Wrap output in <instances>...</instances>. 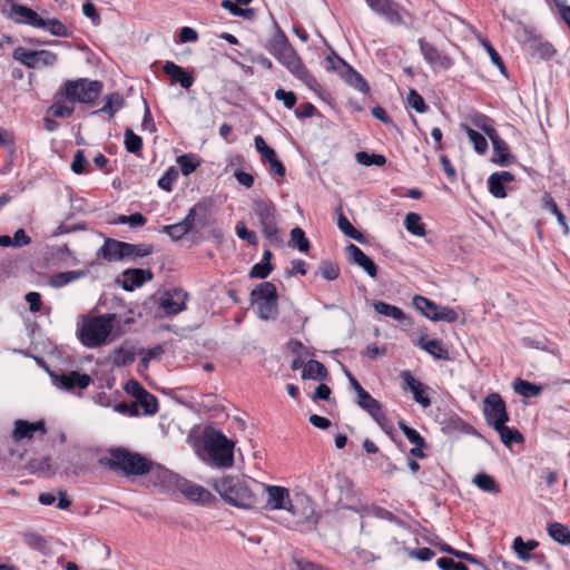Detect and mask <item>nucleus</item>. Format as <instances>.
<instances>
[{
	"label": "nucleus",
	"instance_id": "nucleus-1",
	"mask_svg": "<svg viewBox=\"0 0 570 570\" xmlns=\"http://www.w3.org/2000/svg\"><path fill=\"white\" fill-rule=\"evenodd\" d=\"M222 499L240 509H256L261 502L257 488L252 489L245 480L238 476L225 475L212 482Z\"/></svg>",
	"mask_w": 570,
	"mask_h": 570
},
{
	"label": "nucleus",
	"instance_id": "nucleus-2",
	"mask_svg": "<svg viewBox=\"0 0 570 570\" xmlns=\"http://www.w3.org/2000/svg\"><path fill=\"white\" fill-rule=\"evenodd\" d=\"M100 462L109 470L125 476L145 475L148 471V458L121 446L110 449L108 456L102 458Z\"/></svg>",
	"mask_w": 570,
	"mask_h": 570
},
{
	"label": "nucleus",
	"instance_id": "nucleus-3",
	"mask_svg": "<svg viewBox=\"0 0 570 570\" xmlns=\"http://www.w3.org/2000/svg\"><path fill=\"white\" fill-rule=\"evenodd\" d=\"M102 91V83L98 80L78 78L65 80L56 92V98L62 97L69 102L94 105Z\"/></svg>",
	"mask_w": 570,
	"mask_h": 570
},
{
	"label": "nucleus",
	"instance_id": "nucleus-4",
	"mask_svg": "<svg viewBox=\"0 0 570 570\" xmlns=\"http://www.w3.org/2000/svg\"><path fill=\"white\" fill-rule=\"evenodd\" d=\"M204 449L215 466H233L234 442L227 439L220 431L209 430L205 432Z\"/></svg>",
	"mask_w": 570,
	"mask_h": 570
},
{
	"label": "nucleus",
	"instance_id": "nucleus-5",
	"mask_svg": "<svg viewBox=\"0 0 570 570\" xmlns=\"http://www.w3.org/2000/svg\"><path fill=\"white\" fill-rule=\"evenodd\" d=\"M115 315L105 314L83 322L78 331L80 342L87 347L102 345L112 330Z\"/></svg>",
	"mask_w": 570,
	"mask_h": 570
},
{
	"label": "nucleus",
	"instance_id": "nucleus-6",
	"mask_svg": "<svg viewBox=\"0 0 570 570\" xmlns=\"http://www.w3.org/2000/svg\"><path fill=\"white\" fill-rule=\"evenodd\" d=\"M277 289L271 282L259 283L250 292V303L256 308L257 316L267 321L274 318L278 313Z\"/></svg>",
	"mask_w": 570,
	"mask_h": 570
},
{
	"label": "nucleus",
	"instance_id": "nucleus-7",
	"mask_svg": "<svg viewBox=\"0 0 570 570\" xmlns=\"http://www.w3.org/2000/svg\"><path fill=\"white\" fill-rule=\"evenodd\" d=\"M258 498L265 497L262 509L266 511L283 510L296 515V509L291 499L289 490L281 485L256 483Z\"/></svg>",
	"mask_w": 570,
	"mask_h": 570
},
{
	"label": "nucleus",
	"instance_id": "nucleus-8",
	"mask_svg": "<svg viewBox=\"0 0 570 570\" xmlns=\"http://www.w3.org/2000/svg\"><path fill=\"white\" fill-rule=\"evenodd\" d=\"M286 69L299 79L307 88L318 91L321 86L316 78L306 69L295 49L291 46L275 57Z\"/></svg>",
	"mask_w": 570,
	"mask_h": 570
},
{
	"label": "nucleus",
	"instance_id": "nucleus-9",
	"mask_svg": "<svg viewBox=\"0 0 570 570\" xmlns=\"http://www.w3.org/2000/svg\"><path fill=\"white\" fill-rule=\"evenodd\" d=\"M326 69L337 72L347 85L362 94L368 92L370 86L365 78L335 52L326 57Z\"/></svg>",
	"mask_w": 570,
	"mask_h": 570
},
{
	"label": "nucleus",
	"instance_id": "nucleus-10",
	"mask_svg": "<svg viewBox=\"0 0 570 570\" xmlns=\"http://www.w3.org/2000/svg\"><path fill=\"white\" fill-rule=\"evenodd\" d=\"M12 57L14 60L30 69L38 67H51L58 60L57 55L49 50L32 51L22 47L16 48Z\"/></svg>",
	"mask_w": 570,
	"mask_h": 570
},
{
	"label": "nucleus",
	"instance_id": "nucleus-11",
	"mask_svg": "<svg viewBox=\"0 0 570 570\" xmlns=\"http://www.w3.org/2000/svg\"><path fill=\"white\" fill-rule=\"evenodd\" d=\"M124 390L136 400L137 407L140 406L144 414L153 415L158 411L157 397L149 393L138 381L134 379L127 381Z\"/></svg>",
	"mask_w": 570,
	"mask_h": 570
},
{
	"label": "nucleus",
	"instance_id": "nucleus-12",
	"mask_svg": "<svg viewBox=\"0 0 570 570\" xmlns=\"http://www.w3.org/2000/svg\"><path fill=\"white\" fill-rule=\"evenodd\" d=\"M484 416L487 423L494 428L509 421L505 402L498 393H491L484 399Z\"/></svg>",
	"mask_w": 570,
	"mask_h": 570
},
{
	"label": "nucleus",
	"instance_id": "nucleus-13",
	"mask_svg": "<svg viewBox=\"0 0 570 570\" xmlns=\"http://www.w3.org/2000/svg\"><path fill=\"white\" fill-rule=\"evenodd\" d=\"M52 383L62 390L73 391L75 389L85 390L92 382L91 377L86 373L70 371L67 373L50 372Z\"/></svg>",
	"mask_w": 570,
	"mask_h": 570
},
{
	"label": "nucleus",
	"instance_id": "nucleus-14",
	"mask_svg": "<svg viewBox=\"0 0 570 570\" xmlns=\"http://www.w3.org/2000/svg\"><path fill=\"white\" fill-rule=\"evenodd\" d=\"M2 14L18 24H28L35 28L42 27L43 18H41L35 10L18 3H12V6L7 10L2 9Z\"/></svg>",
	"mask_w": 570,
	"mask_h": 570
},
{
	"label": "nucleus",
	"instance_id": "nucleus-15",
	"mask_svg": "<svg viewBox=\"0 0 570 570\" xmlns=\"http://www.w3.org/2000/svg\"><path fill=\"white\" fill-rule=\"evenodd\" d=\"M188 294L181 288L166 291L159 299V307L165 315L171 316L183 312L186 308Z\"/></svg>",
	"mask_w": 570,
	"mask_h": 570
},
{
	"label": "nucleus",
	"instance_id": "nucleus-16",
	"mask_svg": "<svg viewBox=\"0 0 570 570\" xmlns=\"http://www.w3.org/2000/svg\"><path fill=\"white\" fill-rule=\"evenodd\" d=\"M36 432H40L41 435L47 434V429L43 420L37 422H28L26 420H16L14 428L11 438L14 442L22 440H31Z\"/></svg>",
	"mask_w": 570,
	"mask_h": 570
},
{
	"label": "nucleus",
	"instance_id": "nucleus-17",
	"mask_svg": "<svg viewBox=\"0 0 570 570\" xmlns=\"http://www.w3.org/2000/svg\"><path fill=\"white\" fill-rule=\"evenodd\" d=\"M153 272L149 269L128 268L121 274V287L127 292H132L147 281L153 279Z\"/></svg>",
	"mask_w": 570,
	"mask_h": 570
},
{
	"label": "nucleus",
	"instance_id": "nucleus-18",
	"mask_svg": "<svg viewBox=\"0 0 570 570\" xmlns=\"http://www.w3.org/2000/svg\"><path fill=\"white\" fill-rule=\"evenodd\" d=\"M346 250L348 253L351 263L362 267L370 277L376 278L377 266L371 257H368L360 247L354 244H350L346 247Z\"/></svg>",
	"mask_w": 570,
	"mask_h": 570
},
{
	"label": "nucleus",
	"instance_id": "nucleus-19",
	"mask_svg": "<svg viewBox=\"0 0 570 570\" xmlns=\"http://www.w3.org/2000/svg\"><path fill=\"white\" fill-rule=\"evenodd\" d=\"M490 140L493 146V163L500 166H510L515 161V157L510 153L509 145L499 137L498 132L494 136L490 135Z\"/></svg>",
	"mask_w": 570,
	"mask_h": 570
},
{
	"label": "nucleus",
	"instance_id": "nucleus-20",
	"mask_svg": "<svg viewBox=\"0 0 570 570\" xmlns=\"http://www.w3.org/2000/svg\"><path fill=\"white\" fill-rule=\"evenodd\" d=\"M163 70L170 77L171 82L179 83L185 89H189L194 85V76L174 61H166Z\"/></svg>",
	"mask_w": 570,
	"mask_h": 570
},
{
	"label": "nucleus",
	"instance_id": "nucleus-21",
	"mask_svg": "<svg viewBox=\"0 0 570 570\" xmlns=\"http://www.w3.org/2000/svg\"><path fill=\"white\" fill-rule=\"evenodd\" d=\"M148 471L145 475L148 476V482L154 487H165L173 483L175 475L165 466L155 463L148 459Z\"/></svg>",
	"mask_w": 570,
	"mask_h": 570
},
{
	"label": "nucleus",
	"instance_id": "nucleus-22",
	"mask_svg": "<svg viewBox=\"0 0 570 570\" xmlns=\"http://www.w3.org/2000/svg\"><path fill=\"white\" fill-rule=\"evenodd\" d=\"M420 51L425 61L433 67H441L448 69L451 65L450 59L440 53V51L430 42L424 39L419 40Z\"/></svg>",
	"mask_w": 570,
	"mask_h": 570
},
{
	"label": "nucleus",
	"instance_id": "nucleus-23",
	"mask_svg": "<svg viewBox=\"0 0 570 570\" xmlns=\"http://www.w3.org/2000/svg\"><path fill=\"white\" fill-rule=\"evenodd\" d=\"M97 256L107 262L124 261V242L107 238L104 245L98 249Z\"/></svg>",
	"mask_w": 570,
	"mask_h": 570
},
{
	"label": "nucleus",
	"instance_id": "nucleus-24",
	"mask_svg": "<svg viewBox=\"0 0 570 570\" xmlns=\"http://www.w3.org/2000/svg\"><path fill=\"white\" fill-rule=\"evenodd\" d=\"M348 382L352 389L357 394V405L364 411H370L374 405L379 403L367 391L363 389L360 382L350 373H346Z\"/></svg>",
	"mask_w": 570,
	"mask_h": 570
},
{
	"label": "nucleus",
	"instance_id": "nucleus-25",
	"mask_svg": "<svg viewBox=\"0 0 570 570\" xmlns=\"http://www.w3.org/2000/svg\"><path fill=\"white\" fill-rule=\"evenodd\" d=\"M417 346H420L436 360H450L449 350L445 347L441 340H425L424 337H421L417 342Z\"/></svg>",
	"mask_w": 570,
	"mask_h": 570
},
{
	"label": "nucleus",
	"instance_id": "nucleus-26",
	"mask_svg": "<svg viewBox=\"0 0 570 570\" xmlns=\"http://www.w3.org/2000/svg\"><path fill=\"white\" fill-rule=\"evenodd\" d=\"M402 377L407 387L411 390L414 401L421 404L423 407L430 406L431 400L424 394L423 384L417 381L410 372H404Z\"/></svg>",
	"mask_w": 570,
	"mask_h": 570
},
{
	"label": "nucleus",
	"instance_id": "nucleus-27",
	"mask_svg": "<svg viewBox=\"0 0 570 570\" xmlns=\"http://www.w3.org/2000/svg\"><path fill=\"white\" fill-rule=\"evenodd\" d=\"M180 491L186 498L195 502L206 503L212 499V493L207 489L191 482H183Z\"/></svg>",
	"mask_w": 570,
	"mask_h": 570
},
{
	"label": "nucleus",
	"instance_id": "nucleus-28",
	"mask_svg": "<svg viewBox=\"0 0 570 570\" xmlns=\"http://www.w3.org/2000/svg\"><path fill=\"white\" fill-rule=\"evenodd\" d=\"M253 210L258 217L259 223L277 218V208L272 200L255 199L253 202Z\"/></svg>",
	"mask_w": 570,
	"mask_h": 570
},
{
	"label": "nucleus",
	"instance_id": "nucleus-29",
	"mask_svg": "<svg viewBox=\"0 0 570 570\" xmlns=\"http://www.w3.org/2000/svg\"><path fill=\"white\" fill-rule=\"evenodd\" d=\"M87 274V269L60 272L50 277L49 284L52 287L60 288L73 281L85 277Z\"/></svg>",
	"mask_w": 570,
	"mask_h": 570
},
{
	"label": "nucleus",
	"instance_id": "nucleus-30",
	"mask_svg": "<svg viewBox=\"0 0 570 570\" xmlns=\"http://www.w3.org/2000/svg\"><path fill=\"white\" fill-rule=\"evenodd\" d=\"M151 244H130L124 242V259L136 261L137 258L148 256L153 253Z\"/></svg>",
	"mask_w": 570,
	"mask_h": 570
},
{
	"label": "nucleus",
	"instance_id": "nucleus-31",
	"mask_svg": "<svg viewBox=\"0 0 570 570\" xmlns=\"http://www.w3.org/2000/svg\"><path fill=\"white\" fill-rule=\"evenodd\" d=\"M328 376L326 367L316 360H309L302 373V377L304 380H315V381H323L326 380Z\"/></svg>",
	"mask_w": 570,
	"mask_h": 570
},
{
	"label": "nucleus",
	"instance_id": "nucleus-32",
	"mask_svg": "<svg viewBox=\"0 0 570 570\" xmlns=\"http://www.w3.org/2000/svg\"><path fill=\"white\" fill-rule=\"evenodd\" d=\"M277 223V218H274L261 222L259 224L264 236L269 240V243L279 246L283 244V236Z\"/></svg>",
	"mask_w": 570,
	"mask_h": 570
},
{
	"label": "nucleus",
	"instance_id": "nucleus-33",
	"mask_svg": "<svg viewBox=\"0 0 570 570\" xmlns=\"http://www.w3.org/2000/svg\"><path fill=\"white\" fill-rule=\"evenodd\" d=\"M542 207L546 210H549L554 217H557L558 223L563 229V233L567 235L570 233V227L567 223V217L559 210L557 203L549 194H544Z\"/></svg>",
	"mask_w": 570,
	"mask_h": 570
},
{
	"label": "nucleus",
	"instance_id": "nucleus-34",
	"mask_svg": "<svg viewBox=\"0 0 570 570\" xmlns=\"http://www.w3.org/2000/svg\"><path fill=\"white\" fill-rule=\"evenodd\" d=\"M373 306L375 312L381 315L391 317L399 322H403L406 320L405 313L397 306L391 305L383 301L375 302Z\"/></svg>",
	"mask_w": 570,
	"mask_h": 570
},
{
	"label": "nucleus",
	"instance_id": "nucleus-35",
	"mask_svg": "<svg viewBox=\"0 0 570 570\" xmlns=\"http://www.w3.org/2000/svg\"><path fill=\"white\" fill-rule=\"evenodd\" d=\"M105 100H106V102H105L104 107L100 108L99 110H95L92 112L94 115L104 112V114H107L109 116V118H112L115 116V114L118 111V109H120L124 106V98L118 92H114V94L106 96Z\"/></svg>",
	"mask_w": 570,
	"mask_h": 570
},
{
	"label": "nucleus",
	"instance_id": "nucleus-36",
	"mask_svg": "<svg viewBox=\"0 0 570 570\" xmlns=\"http://www.w3.org/2000/svg\"><path fill=\"white\" fill-rule=\"evenodd\" d=\"M500 435L502 443L505 446H511L513 443H520L523 441V435L517 430L511 429L503 423L493 428Z\"/></svg>",
	"mask_w": 570,
	"mask_h": 570
},
{
	"label": "nucleus",
	"instance_id": "nucleus-37",
	"mask_svg": "<svg viewBox=\"0 0 570 570\" xmlns=\"http://www.w3.org/2000/svg\"><path fill=\"white\" fill-rule=\"evenodd\" d=\"M542 385L531 383L522 379H517L514 382V391L523 397L537 396L542 392Z\"/></svg>",
	"mask_w": 570,
	"mask_h": 570
},
{
	"label": "nucleus",
	"instance_id": "nucleus-38",
	"mask_svg": "<svg viewBox=\"0 0 570 570\" xmlns=\"http://www.w3.org/2000/svg\"><path fill=\"white\" fill-rule=\"evenodd\" d=\"M406 230L415 236H424L426 234L421 216L416 213H407L404 218Z\"/></svg>",
	"mask_w": 570,
	"mask_h": 570
},
{
	"label": "nucleus",
	"instance_id": "nucleus-39",
	"mask_svg": "<svg viewBox=\"0 0 570 570\" xmlns=\"http://www.w3.org/2000/svg\"><path fill=\"white\" fill-rule=\"evenodd\" d=\"M549 535L561 544H570V530L567 525L553 522L548 525Z\"/></svg>",
	"mask_w": 570,
	"mask_h": 570
},
{
	"label": "nucleus",
	"instance_id": "nucleus-40",
	"mask_svg": "<svg viewBox=\"0 0 570 570\" xmlns=\"http://www.w3.org/2000/svg\"><path fill=\"white\" fill-rule=\"evenodd\" d=\"M538 544L539 543L535 540L524 542L521 537H517L513 540V550L518 554L519 559L528 561L530 559V551L534 550Z\"/></svg>",
	"mask_w": 570,
	"mask_h": 570
},
{
	"label": "nucleus",
	"instance_id": "nucleus-41",
	"mask_svg": "<svg viewBox=\"0 0 570 570\" xmlns=\"http://www.w3.org/2000/svg\"><path fill=\"white\" fill-rule=\"evenodd\" d=\"M461 128L466 132L476 153L484 154L488 150V141L483 135L464 124L461 125Z\"/></svg>",
	"mask_w": 570,
	"mask_h": 570
},
{
	"label": "nucleus",
	"instance_id": "nucleus-42",
	"mask_svg": "<svg viewBox=\"0 0 570 570\" xmlns=\"http://www.w3.org/2000/svg\"><path fill=\"white\" fill-rule=\"evenodd\" d=\"M468 119L472 126L484 131L489 138L490 135L494 136V134H497V130L492 126V120L489 117L482 114L474 112L470 115Z\"/></svg>",
	"mask_w": 570,
	"mask_h": 570
},
{
	"label": "nucleus",
	"instance_id": "nucleus-43",
	"mask_svg": "<svg viewBox=\"0 0 570 570\" xmlns=\"http://www.w3.org/2000/svg\"><path fill=\"white\" fill-rule=\"evenodd\" d=\"M180 171L184 176H189L191 173L196 170L199 166L200 161L197 156L193 154H184L177 157L176 159Z\"/></svg>",
	"mask_w": 570,
	"mask_h": 570
},
{
	"label": "nucleus",
	"instance_id": "nucleus-44",
	"mask_svg": "<svg viewBox=\"0 0 570 570\" xmlns=\"http://www.w3.org/2000/svg\"><path fill=\"white\" fill-rule=\"evenodd\" d=\"M473 483L479 488L481 489L482 491L484 492H488V493H499L500 492V488L498 485V483L495 482V480L489 475V474H485V473H479L476 474L474 478H473Z\"/></svg>",
	"mask_w": 570,
	"mask_h": 570
},
{
	"label": "nucleus",
	"instance_id": "nucleus-45",
	"mask_svg": "<svg viewBox=\"0 0 570 570\" xmlns=\"http://www.w3.org/2000/svg\"><path fill=\"white\" fill-rule=\"evenodd\" d=\"M413 306L429 320L431 314L436 313L439 309V305L436 303L421 295H415L413 297Z\"/></svg>",
	"mask_w": 570,
	"mask_h": 570
},
{
	"label": "nucleus",
	"instance_id": "nucleus-46",
	"mask_svg": "<svg viewBox=\"0 0 570 570\" xmlns=\"http://www.w3.org/2000/svg\"><path fill=\"white\" fill-rule=\"evenodd\" d=\"M55 102L48 108L47 114L55 118H68L73 114L75 108L62 102V97H53Z\"/></svg>",
	"mask_w": 570,
	"mask_h": 570
},
{
	"label": "nucleus",
	"instance_id": "nucleus-47",
	"mask_svg": "<svg viewBox=\"0 0 570 570\" xmlns=\"http://www.w3.org/2000/svg\"><path fill=\"white\" fill-rule=\"evenodd\" d=\"M367 413L372 416V419L380 425V428L386 432L390 433L392 430V423L385 415V412L383 410L382 404L379 402L376 405H374Z\"/></svg>",
	"mask_w": 570,
	"mask_h": 570
},
{
	"label": "nucleus",
	"instance_id": "nucleus-48",
	"mask_svg": "<svg viewBox=\"0 0 570 570\" xmlns=\"http://www.w3.org/2000/svg\"><path fill=\"white\" fill-rule=\"evenodd\" d=\"M389 22L393 24H401L403 22L402 16L399 12V7L392 0H389L379 11Z\"/></svg>",
	"mask_w": 570,
	"mask_h": 570
},
{
	"label": "nucleus",
	"instance_id": "nucleus-49",
	"mask_svg": "<svg viewBox=\"0 0 570 570\" xmlns=\"http://www.w3.org/2000/svg\"><path fill=\"white\" fill-rule=\"evenodd\" d=\"M291 43L288 42L285 33L278 29L277 33L269 41L267 49L274 56H278L279 52H283L285 49L289 48Z\"/></svg>",
	"mask_w": 570,
	"mask_h": 570
},
{
	"label": "nucleus",
	"instance_id": "nucleus-50",
	"mask_svg": "<svg viewBox=\"0 0 570 570\" xmlns=\"http://www.w3.org/2000/svg\"><path fill=\"white\" fill-rule=\"evenodd\" d=\"M337 225L345 236L357 242H363V234L356 229L343 214L338 216Z\"/></svg>",
	"mask_w": 570,
	"mask_h": 570
},
{
	"label": "nucleus",
	"instance_id": "nucleus-51",
	"mask_svg": "<svg viewBox=\"0 0 570 570\" xmlns=\"http://www.w3.org/2000/svg\"><path fill=\"white\" fill-rule=\"evenodd\" d=\"M135 352L130 348L118 347L112 355V363L116 366H126L135 361Z\"/></svg>",
	"mask_w": 570,
	"mask_h": 570
},
{
	"label": "nucleus",
	"instance_id": "nucleus-52",
	"mask_svg": "<svg viewBox=\"0 0 570 570\" xmlns=\"http://www.w3.org/2000/svg\"><path fill=\"white\" fill-rule=\"evenodd\" d=\"M289 245L297 247L301 252H307L309 249V240L306 238L305 233L302 228L295 227L291 230Z\"/></svg>",
	"mask_w": 570,
	"mask_h": 570
},
{
	"label": "nucleus",
	"instance_id": "nucleus-53",
	"mask_svg": "<svg viewBox=\"0 0 570 570\" xmlns=\"http://www.w3.org/2000/svg\"><path fill=\"white\" fill-rule=\"evenodd\" d=\"M356 161L364 166H383L386 163V158L383 155L367 154L366 151H358L355 156Z\"/></svg>",
	"mask_w": 570,
	"mask_h": 570
},
{
	"label": "nucleus",
	"instance_id": "nucleus-54",
	"mask_svg": "<svg viewBox=\"0 0 570 570\" xmlns=\"http://www.w3.org/2000/svg\"><path fill=\"white\" fill-rule=\"evenodd\" d=\"M125 147L128 153L137 154L141 150L142 139L128 128L125 131Z\"/></svg>",
	"mask_w": 570,
	"mask_h": 570
},
{
	"label": "nucleus",
	"instance_id": "nucleus-55",
	"mask_svg": "<svg viewBox=\"0 0 570 570\" xmlns=\"http://www.w3.org/2000/svg\"><path fill=\"white\" fill-rule=\"evenodd\" d=\"M71 170L78 175L89 173L90 166L83 150L79 149L76 151L71 163Z\"/></svg>",
	"mask_w": 570,
	"mask_h": 570
},
{
	"label": "nucleus",
	"instance_id": "nucleus-56",
	"mask_svg": "<svg viewBox=\"0 0 570 570\" xmlns=\"http://www.w3.org/2000/svg\"><path fill=\"white\" fill-rule=\"evenodd\" d=\"M399 428L412 444L417 446H426L424 438L416 430L406 425L404 421H399Z\"/></svg>",
	"mask_w": 570,
	"mask_h": 570
},
{
	"label": "nucleus",
	"instance_id": "nucleus-57",
	"mask_svg": "<svg viewBox=\"0 0 570 570\" xmlns=\"http://www.w3.org/2000/svg\"><path fill=\"white\" fill-rule=\"evenodd\" d=\"M193 215H195L197 227H205L209 216V206L205 202H199L193 207Z\"/></svg>",
	"mask_w": 570,
	"mask_h": 570
},
{
	"label": "nucleus",
	"instance_id": "nucleus-58",
	"mask_svg": "<svg viewBox=\"0 0 570 570\" xmlns=\"http://www.w3.org/2000/svg\"><path fill=\"white\" fill-rule=\"evenodd\" d=\"M430 320L433 322L454 323L458 320V313L449 306H439L438 312L431 314Z\"/></svg>",
	"mask_w": 570,
	"mask_h": 570
},
{
	"label": "nucleus",
	"instance_id": "nucleus-59",
	"mask_svg": "<svg viewBox=\"0 0 570 570\" xmlns=\"http://www.w3.org/2000/svg\"><path fill=\"white\" fill-rule=\"evenodd\" d=\"M43 24L45 26L38 27V28L47 30L52 36H56V37H66L67 36L66 26L57 19H43Z\"/></svg>",
	"mask_w": 570,
	"mask_h": 570
},
{
	"label": "nucleus",
	"instance_id": "nucleus-60",
	"mask_svg": "<svg viewBox=\"0 0 570 570\" xmlns=\"http://www.w3.org/2000/svg\"><path fill=\"white\" fill-rule=\"evenodd\" d=\"M320 274L327 281H334L340 276L338 265L331 261H323L318 268Z\"/></svg>",
	"mask_w": 570,
	"mask_h": 570
},
{
	"label": "nucleus",
	"instance_id": "nucleus-61",
	"mask_svg": "<svg viewBox=\"0 0 570 570\" xmlns=\"http://www.w3.org/2000/svg\"><path fill=\"white\" fill-rule=\"evenodd\" d=\"M179 174L178 170L174 167H170L166 170V173L159 178L158 186L166 190L171 191L173 184L177 180Z\"/></svg>",
	"mask_w": 570,
	"mask_h": 570
},
{
	"label": "nucleus",
	"instance_id": "nucleus-62",
	"mask_svg": "<svg viewBox=\"0 0 570 570\" xmlns=\"http://www.w3.org/2000/svg\"><path fill=\"white\" fill-rule=\"evenodd\" d=\"M407 104L417 112L423 114L428 110V106L422 96L414 89H411L407 96Z\"/></svg>",
	"mask_w": 570,
	"mask_h": 570
},
{
	"label": "nucleus",
	"instance_id": "nucleus-63",
	"mask_svg": "<svg viewBox=\"0 0 570 570\" xmlns=\"http://www.w3.org/2000/svg\"><path fill=\"white\" fill-rule=\"evenodd\" d=\"M489 190L495 198H504L507 196L504 184L497 177L491 175L488 179Z\"/></svg>",
	"mask_w": 570,
	"mask_h": 570
},
{
	"label": "nucleus",
	"instance_id": "nucleus-64",
	"mask_svg": "<svg viewBox=\"0 0 570 570\" xmlns=\"http://www.w3.org/2000/svg\"><path fill=\"white\" fill-rule=\"evenodd\" d=\"M28 469L31 473L50 471V459L47 456L32 459L28 462Z\"/></svg>",
	"mask_w": 570,
	"mask_h": 570
}]
</instances>
